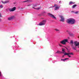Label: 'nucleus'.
<instances>
[{"label": "nucleus", "instance_id": "9d476101", "mask_svg": "<svg viewBox=\"0 0 79 79\" xmlns=\"http://www.w3.org/2000/svg\"><path fill=\"white\" fill-rule=\"evenodd\" d=\"M69 58H66V59H61V61H66V60H69Z\"/></svg>", "mask_w": 79, "mask_h": 79}, {"label": "nucleus", "instance_id": "b1692460", "mask_svg": "<svg viewBox=\"0 0 79 79\" xmlns=\"http://www.w3.org/2000/svg\"><path fill=\"white\" fill-rule=\"evenodd\" d=\"M73 49H74V50H76V48H74Z\"/></svg>", "mask_w": 79, "mask_h": 79}, {"label": "nucleus", "instance_id": "423d86ee", "mask_svg": "<svg viewBox=\"0 0 79 79\" xmlns=\"http://www.w3.org/2000/svg\"><path fill=\"white\" fill-rule=\"evenodd\" d=\"M16 8V7H14L12 8L9 9V10L10 12H12L13 11H15V10Z\"/></svg>", "mask_w": 79, "mask_h": 79}, {"label": "nucleus", "instance_id": "c85d7f7f", "mask_svg": "<svg viewBox=\"0 0 79 79\" xmlns=\"http://www.w3.org/2000/svg\"><path fill=\"white\" fill-rule=\"evenodd\" d=\"M64 55L63 56H62L63 58L64 57Z\"/></svg>", "mask_w": 79, "mask_h": 79}, {"label": "nucleus", "instance_id": "2eb2a0df", "mask_svg": "<svg viewBox=\"0 0 79 79\" xmlns=\"http://www.w3.org/2000/svg\"><path fill=\"white\" fill-rule=\"evenodd\" d=\"M61 53V52H60V51H57L56 53Z\"/></svg>", "mask_w": 79, "mask_h": 79}, {"label": "nucleus", "instance_id": "dca6fc26", "mask_svg": "<svg viewBox=\"0 0 79 79\" xmlns=\"http://www.w3.org/2000/svg\"><path fill=\"white\" fill-rule=\"evenodd\" d=\"M3 5H1L0 6V8H3Z\"/></svg>", "mask_w": 79, "mask_h": 79}, {"label": "nucleus", "instance_id": "6e6552de", "mask_svg": "<svg viewBox=\"0 0 79 79\" xmlns=\"http://www.w3.org/2000/svg\"><path fill=\"white\" fill-rule=\"evenodd\" d=\"M48 15L49 16L51 17V18H53V19H56V17H55L53 15L50 14V13H48Z\"/></svg>", "mask_w": 79, "mask_h": 79}, {"label": "nucleus", "instance_id": "4be33fe9", "mask_svg": "<svg viewBox=\"0 0 79 79\" xmlns=\"http://www.w3.org/2000/svg\"><path fill=\"white\" fill-rule=\"evenodd\" d=\"M59 46H60V47H62V45H61V44H59Z\"/></svg>", "mask_w": 79, "mask_h": 79}, {"label": "nucleus", "instance_id": "f257e3e1", "mask_svg": "<svg viewBox=\"0 0 79 79\" xmlns=\"http://www.w3.org/2000/svg\"><path fill=\"white\" fill-rule=\"evenodd\" d=\"M66 22L68 24H74L75 23L76 21H75L74 19L73 18H70L67 20Z\"/></svg>", "mask_w": 79, "mask_h": 79}, {"label": "nucleus", "instance_id": "ddd939ff", "mask_svg": "<svg viewBox=\"0 0 79 79\" xmlns=\"http://www.w3.org/2000/svg\"><path fill=\"white\" fill-rule=\"evenodd\" d=\"M77 6V5L75 4L73 5L72 6V8H74Z\"/></svg>", "mask_w": 79, "mask_h": 79}, {"label": "nucleus", "instance_id": "4468645a", "mask_svg": "<svg viewBox=\"0 0 79 79\" xmlns=\"http://www.w3.org/2000/svg\"><path fill=\"white\" fill-rule=\"evenodd\" d=\"M74 3L72 2H69V5H71V4H74Z\"/></svg>", "mask_w": 79, "mask_h": 79}, {"label": "nucleus", "instance_id": "bb28decb", "mask_svg": "<svg viewBox=\"0 0 79 79\" xmlns=\"http://www.w3.org/2000/svg\"><path fill=\"white\" fill-rule=\"evenodd\" d=\"M0 17H2V16H1V14H0Z\"/></svg>", "mask_w": 79, "mask_h": 79}, {"label": "nucleus", "instance_id": "393cba45", "mask_svg": "<svg viewBox=\"0 0 79 79\" xmlns=\"http://www.w3.org/2000/svg\"><path fill=\"white\" fill-rule=\"evenodd\" d=\"M59 3H61V1H60Z\"/></svg>", "mask_w": 79, "mask_h": 79}, {"label": "nucleus", "instance_id": "f3484780", "mask_svg": "<svg viewBox=\"0 0 79 79\" xmlns=\"http://www.w3.org/2000/svg\"><path fill=\"white\" fill-rule=\"evenodd\" d=\"M70 36L71 37H73L74 36V35H73V34H70Z\"/></svg>", "mask_w": 79, "mask_h": 79}, {"label": "nucleus", "instance_id": "1a4fd4ad", "mask_svg": "<svg viewBox=\"0 0 79 79\" xmlns=\"http://www.w3.org/2000/svg\"><path fill=\"white\" fill-rule=\"evenodd\" d=\"M2 3H4V4H5V3H8V2H9V1H5L4 2L3 1H2Z\"/></svg>", "mask_w": 79, "mask_h": 79}, {"label": "nucleus", "instance_id": "0eeeda50", "mask_svg": "<svg viewBox=\"0 0 79 79\" xmlns=\"http://www.w3.org/2000/svg\"><path fill=\"white\" fill-rule=\"evenodd\" d=\"M60 18L61 19L60 20V21H62V22H64V18L62 16L60 15Z\"/></svg>", "mask_w": 79, "mask_h": 79}, {"label": "nucleus", "instance_id": "412c9836", "mask_svg": "<svg viewBox=\"0 0 79 79\" xmlns=\"http://www.w3.org/2000/svg\"><path fill=\"white\" fill-rule=\"evenodd\" d=\"M29 2V1L27 0V1H23V2Z\"/></svg>", "mask_w": 79, "mask_h": 79}, {"label": "nucleus", "instance_id": "6ab92c4d", "mask_svg": "<svg viewBox=\"0 0 79 79\" xmlns=\"http://www.w3.org/2000/svg\"><path fill=\"white\" fill-rule=\"evenodd\" d=\"M79 13L78 11H76L75 12V14H77V13Z\"/></svg>", "mask_w": 79, "mask_h": 79}, {"label": "nucleus", "instance_id": "f8f14e48", "mask_svg": "<svg viewBox=\"0 0 79 79\" xmlns=\"http://www.w3.org/2000/svg\"><path fill=\"white\" fill-rule=\"evenodd\" d=\"M13 18V17H9L8 18V19L9 20H11V19H12Z\"/></svg>", "mask_w": 79, "mask_h": 79}, {"label": "nucleus", "instance_id": "39448f33", "mask_svg": "<svg viewBox=\"0 0 79 79\" xmlns=\"http://www.w3.org/2000/svg\"><path fill=\"white\" fill-rule=\"evenodd\" d=\"M55 6V10H59V8H60V6H58L57 4H55L53 7H54Z\"/></svg>", "mask_w": 79, "mask_h": 79}, {"label": "nucleus", "instance_id": "c756f323", "mask_svg": "<svg viewBox=\"0 0 79 79\" xmlns=\"http://www.w3.org/2000/svg\"><path fill=\"white\" fill-rule=\"evenodd\" d=\"M66 48V49L67 50H68V48Z\"/></svg>", "mask_w": 79, "mask_h": 79}, {"label": "nucleus", "instance_id": "cd10ccee", "mask_svg": "<svg viewBox=\"0 0 79 79\" xmlns=\"http://www.w3.org/2000/svg\"><path fill=\"white\" fill-rule=\"evenodd\" d=\"M36 6V5H35L34 6L35 7V6Z\"/></svg>", "mask_w": 79, "mask_h": 79}, {"label": "nucleus", "instance_id": "a878e982", "mask_svg": "<svg viewBox=\"0 0 79 79\" xmlns=\"http://www.w3.org/2000/svg\"><path fill=\"white\" fill-rule=\"evenodd\" d=\"M39 9H40V8H38L37 10H39Z\"/></svg>", "mask_w": 79, "mask_h": 79}, {"label": "nucleus", "instance_id": "7ed1b4c3", "mask_svg": "<svg viewBox=\"0 0 79 79\" xmlns=\"http://www.w3.org/2000/svg\"><path fill=\"white\" fill-rule=\"evenodd\" d=\"M47 21L46 20H43L39 24V26H43V25H45Z\"/></svg>", "mask_w": 79, "mask_h": 79}, {"label": "nucleus", "instance_id": "20e7f679", "mask_svg": "<svg viewBox=\"0 0 79 79\" xmlns=\"http://www.w3.org/2000/svg\"><path fill=\"white\" fill-rule=\"evenodd\" d=\"M73 55V53H64V55L65 56L67 55L69 57H71V56L70 55Z\"/></svg>", "mask_w": 79, "mask_h": 79}, {"label": "nucleus", "instance_id": "aec40b11", "mask_svg": "<svg viewBox=\"0 0 79 79\" xmlns=\"http://www.w3.org/2000/svg\"><path fill=\"white\" fill-rule=\"evenodd\" d=\"M55 30L56 31H60V30L58 29H55Z\"/></svg>", "mask_w": 79, "mask_h": 79}, {"label": "nucleus", "instance_id": "a211bd4d", "mask_svg": "<svg viewBox=\"0 0 79 79\" xmlns=\"http://www.w3.org/2000/svg\"><path fill=\"white\" fill-rule=\"evenodd\" d=\"M70 44H73V40H71L70 41Z\"/></svg>", "mask_w": 79, "mask_h": 79}, {"label": "nucleus", "instance_id": "f03ea898", "mask_svg": "<svg viewBox=\"0 0 79 79\" xmlns=\"http://www.w3.org/2000/svg\"><path fill=\"white\" fill-rule=\"evenodd\" d=\"M68 42V40L67 39H64L63 40L61 41L60 42V44L63 45H66V42Z\"/></svg>", "mask_w": 79, "mask_h": 79}, {"label": "nucleus", "instance_id": "9b49d317", "mask_svg": "<svg viewBox=\"0 0 79 79\" xmlns=\"http://www.w3.org/2000/svg\"><path fill=\"white\" fill-rule=\"evenodd\" d=\"M65 49L63 48V49H62V51L63 52H62L61 53H64V52H65Z\"/></svg>", "mask_w": 79, "mask_h": 79}, {"label": "nucleus", "instance_id": "5701e85b", "mask_svg": "<svg viewBox=\"0 0 79 79\" xmlns=\"http://www.w3.org/2000/svg\"><path fill=\"white\" fill-rule=\"evenodd\" d=\"M0 76H2V73H1V72L0 71Z\"/></svg>", "mask_w": 79, "mask_h": 79}]
</instances>
